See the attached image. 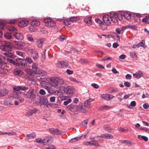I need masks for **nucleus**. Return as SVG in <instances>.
I'll return each instance as SVG.
<instances>
[{
    "label": "nucleus",
    "instance_id": "nucleus-12",
    "mask_svg": "<svg viewBox=\"0 0 149 149\" xmlns=\"http://www.w3.org/2000/svg\"><path fill=\"white\" fill-rule=\"evenodd\" d=\"M101 97L104 100L109 101L114 97V96L112 95L108 94H103L101 95Z\"/></svg>",
    "mask_w": 149,
    "mask_h": 149
},
{
    "label": "nucleus",
    "instance_id": "nucleus-9",
    "mask_svg": "<svg viewBox=\"0 0 149 149\" xmlns=\"http://www.w3.org/2000/svg\"><path fill=\"white\" fill-rule=\"evenodd\" d=\"M44 22L45 26L48 27H53L55 26L56 22L50 19H44Z\"/></svg>",
    "mask_w": 149,
    "mask_h": 149
},
{
    "label": "nucleus",
    "instance_id": "nucleus-35",
    "mask_svg": "<svg viewBox=\"0 0 149 149\" xmlns=\"http://www.w3.org/2000/svg\"><path fill=\"white\" fill-rule=\"evenodd\" d=\"M5 37L8 39H10L12 38V34L9 32H7L4 34Z\"/></svg>",
    "mask_w": 149,
    "mask_h": 149
},
{
    "label": "nucleus",
    "instance_id": "nucleus-32",
    "mask_svg": "<svg viewBox=\"0 0 149 149\" xmlns=\"http://www.w3.org/2000/svg\"><path fill=\"white\" fill-rule=\"evenodd\" d=\"M137 137L139 139L141 140H143L145 141H147L148 140V137L145 136L139 135H138Z\"/></svg>",
    "mask_w": 149,
    "mask_h": 149
},
{
    "label": "nucleus",
    "instance_id": "nucleus-58",
    "mask_svg": "<svg viewBox=\"0 0 149 149\" xmlns=\"http://www.w3.org/2000/svg\"><path fill=\"white\" fill-rule=\"evenodd\" d=\"M47 105V107L48 106L52 107H56L58 106L57 104H55L53 103H48Z\"/></svg>",
    "mask_w": 149,
    "mask_h": 149
},
{
    "label": "nucleus",
    "instance_id": "nucleus-52",
    "mask_svg": "<svg viewBox=\"0 0 149 149\" xmlns=\"http://www.w3.org/2000/svg\"><path fill=\"white\" fill-rule=\"evenodd\" d=\"M88 119L85 120L81 123V125L85 127H86L88 123Z\"/></svg>",
    "mask_w": 149,
    "mask_h": 149
},
{
    "label": "nucleus",
    "instance_id": "nucleus-5",
    "mask_svg": "<svg viewBox=\"0 0 149 149\" xmlns=\"http://www.w3.org/2000/svg\"><path fill=\"white\" fill-rule=\"evenodd\" d=\"M59 78L56 77H52L49 81V84L52 87H56L58 86Z\"/></svg>",
    "mask_w": 149,
    "mask_h": 149
},
{
    "label": "nucleus",
    "instance_id": "nucleus-10",
    "mask_svg": "<svg viewBox=\"0 0 149 149\" xmlns=\"http://www.w3.org/2000/svg\"><path fill=\"white\" fill-rule=\"evenodd\" d=\"M68 65V62L63 61H59L56 63L57 67L59 68H65Z\"/></svg>",
    "mask_w": 149,
    "mask_h": 149
},
{
    "label": "nucleus",
    "instance_id": "nucleus-4",
    "mask_svg": "<svg viewBox=\"0 0 149 149\" xmlns=\"http://www.w3.org/2000/svg\"><path fill=\"white\" fill-rule=\"evenodd\" d=\"M34 92V91L33 90H29L27 93H25L24 95L28 98L33 100L36 97V94Z\"/></svg>",
    "mask_w": 149,
    "mask_h": 149
},
{
    "label": "nucleus",
    "instance_id": "nucleus-29",
    "mask_svg": "<svg viewBox=\"0 0 149 149\" xmlns=\"http://www.w3.org/2000/svg\"><path fill=\"white\" fill-rule=\"evenodd\" d=\"M95 22L99 24L100 26L102 29V27L103 25V21L100 19L98 18H96L95 19Z\"/></svg>",
    "mask_w": 149,
    "mask_h": 149
},
{
    "label": "nucleus",
    "instance_id": "nucleus-1",
    "mask_svg": "<svg viewBox=\"0 0 149 149\" xmlns=\"http://www.w3.org/2000/svg\"><path fill=\"white\" fill-rule=\"evenodd\" d=\"M6 60L8 63L9 62L16 66H20L22 65H25L26 64V61L20 58H17L15 61L11 58H7Z\"/></svg>",
    "mask_w": 149,
    "mask_h": 149
},
{
    "label": "nucleus",
    "instance_id": "nucleus-31",
    "mask_svg": "<svg viewBox=\"0 0 149 149\" xmlns=\"http://www.w3.org/2000/svg\"><path fill=\"white\" fill-rule=\"evenodd\" d=\"M38 74L41 76H42L43 77L45 76L47 74V72L43 70H38Z\"/></svg>",
    "mask_w": 149,
    "mask_h": 149
},
{
    "label": "nucleus",
    "instance_id": "nucleus-38",
    "mask_svg": "<svg viewBox=\"0 0 149 149\" xmlns=\"http://www.w3.org/2000/svg\"><path fill=\"white\" fill-rule=\"evenodd\" d=\"M63 22L65 25H68L71 24L70 20L68 19H65L63 20Z\"/></svg>",
    "mask_w": 149,
    "mask_h": 149
},
{
    "label": "nucleus",
    "instance_id": "nucleus-49",
    "mask_svg": "<svg viewBox=\"0 0 149 149\" xmlns=\"http://www.w3.org/2000/svg\"><path fill=\"white\" fill-rule=\"evenodd\" d=\"M129 29H131L133 30H137V27L134 25H129Z\"/></svg>",
    "mask_w": 149,
    "mask_h": 149
},
{
    "label": "nucleus",
    "instance_id": "nucleus-48",
    "mask_svg": "<svg viewBox=\"0 0 149 149\" xmlns=\"http://www.w3.org/2000/svg\"><path fill=\"white\" fill-rule=\"evenodd\" d=\"M45 89L49 93H52L53 91L50 87L46 86L45 88Z\"/></svg>",
    "mask_w": 149,
    "mask_h": 149
},
{
    "label": "nucleus",
    "instance_id": "nucleus-25",
    "mask_svg": "<svg viewBox=\"0 0 149 149\" xmlns=\"http://www.w3.org/2000/svg\"><path fill=\"white\" fill-rule=\"evenodd\" d=\"M4 104L6 106H10L12 105V100L10 98H6L4 101Z\"/></svg>",
    "mask_w": 149,
    "mask_h": 149
},
{
    "label": "nucleus",
    "instance_id": "nucleus-39",
    "mask_svg": "<svg viewBox=\"0 0 149 149\" xmlns=\"http://www.w3.org/2000/svg\"><path fill=\"white\" fill-rule=\"evenodd\" d=\"M130 56L133 58L137 59V58L136 52H135L133 51L130 52Z\"/></svg>",
    "mask_w": 149,
    "mask_h": 149
},
{
    "label": "nucleus",
    "instance_id": "nucleus-63",
    "mask_svg": "<svg viewBox=\"0 0 149 149\" xmlns=\"http://www.w3.org/2000/svg\"><path fill=\"white\" fill-rule=\"evenodd\" d=\"M66 72L68 74H69V75L72 74L73 73V71L69 69L67 70L66 71Z\"/></svg>",
    "mask_w": 149,
    "mask_h": 149
},
{
    "label": "nucleus",
    "instance_id": "nucleus-22",
    "mask_svg": "<svg viewBox=\"0 0 149 149\" xmlns=\"http://www.w3.org/2000/svg\"><path fill=\"white\" fill-rule=\"evenodd\" d=\"M95 139V137H90V139L91 140V143L92 146L99 147L100 146V144L97 141L94 140Z\"/></svg>",
    "mask_w": 149,
    "mask_h": 149
},
{
    "label": "nucleus",
    "instance_id": "nucleus-62",
    "mask_svg": "<svg viewBox=\"0 0 149 149\" xmlns=\"http://www.w3.org/2000/svg\"><path fill=\"white\" fill-rule=\"evenodd\" d=\"M39 93L40 94L42 95H44L46 93L45 91L43 89H41L39 91Z\"/></svg>",
    "mask_w": 149,
    "mask_h": 149
},
{
    "label": "nucleus",
    "instance_id": "nucleus-44",
    "mask_svg": "<svg viewBox=\"0 0 149 149\" xmlns=\"http://www.w3.org/2000/svg\"><path fill=\"white\" fill-rule=\"evenodd\" d=\"M7 63L6 62H0V68L4 69Z\"/></svg>",
    "mask_w": 149,
    "mask_h": 149
},
{
    "label": "nucleus",
    "instance_id": "nucleus-54",
    "mask_svg": "<svg viewBox=\"0 0 149 149\" xmlns=\"http://www.w3.org/2000/svg\"><path fill=\"white\" fill-rule=\"evenodd\" d=\"M110 107L107 106V105H105L103 106H102L100 107V110H103L106 109H108Z\"/></svg>",
    "mask_w": 149,
    "mask_h": 149
},
{
    "label": "nucleus",
    "instance_id": "nucleus-56",
    "mask_svg": "<svg viewBox=\"0 0 149 149\" xmlns=\"http://www.w3.org/2000/svg\"><path fill=\"white\" fill-rule=\"evenodd\" d=\"M119 130L120 132H126L128 131L129 130L127 129H125L124 128L120 127L119 128Z\"/></svg>",
    "mask_w": 149,
    "mask_h": 149
},
{
    "label": "nucleus",
    "instance_id": "nucleus-7",
    "mask_svg": "<svg viewBox=\"0 0 149 149\" xmlns=\"http://www.w3.org/2000/svg\"><path fill=\"white\" fill-rule=\"evenodd\" d=\"M76 112L85 113L87 112V109L84 107L82 104L77 105Z\"/></svg>",
    "mask_w": 149,
    "mask_h": 149
},
{
    "label": "nucleus",
    "instance_id": "nucleus-59",
    "mask_svg": "<svg viewBox=\"0 0 149 149\" xmlns=\"http://www.w3.org/2000/svg\"><path fill=\"white\" fill-rule=\"evenodd\" d=\"M148 19L147 18V16H146L145 17L143 18L142 19V21L143 22H146V23L149 24V22H148Z\"/></svg>",
    "mask_w": 149,
    "mask_h": 149
},
{
    "label": "nucleus",
    "instance_id": "nucleus-45",
    "mask_svg": "<svg viewBox=\"0 0 149 149\" xmlns=\"http://www.w3.org/2000/svg\"><path fill=\"white\" fill-rule=\"evenodd\" d=\"M4 54L6 55L7 57L11 58H13L14 56L11 53L8 52H6L4 53Z\"/></svg>",
    "mask_w": 149,
    "mask_h": 149
},
{
    "label": "nucleus",
    "instance_id": "nucleus-21",
    "mask_svg": "<svg viewBox=\"0 0 149 149\" xmlns=\"http://www.w3.org/2000/svg\"><path fill=\"white\" fill-rule=\"evenodd\" d=\"M29 22L27 20H22L20 21L18 24V25L21 27H24L28 25Z\"/></svg>",
    "mask_w": 149,
    "mask_h": 149
},
{
    "label": "nucleus",
    "instance_id": "nucleus-6",
    "mask_svg": "<svg viewBox=\"0 0 149 149\" xmlns=\"http://www.w3.org/2000/svg\"><path fill=\"white\" fill-rule=\"evenodd\" d=\"M38 111V109L36 108L32 107L30 108H28L25 114V116L28 117L31 116L33 114L36 113Z\"/></svg>",
    "mask_w": 149,
    "mask_h": 149
},
{
    "label": "nucleus",
    "instance_id": "nucleus-15",
    "mask_svg": "<svg viewBox=\"0 0 149 149\" xmlns=\"http://www.w3.org/2000/svg\"><path fill=\"white\" fill-rule=\"evenodd\" d=\"M111 21L112 20L114 23H117L118 20H120L118 14L114 13L112 16L110 17Z\"/></svg>",
    "mask_w": 149,
    "mask_h": 149
},
{
    "label": "nucleus",
    "instance_id": "nucleus-26",
    "mask_svg": "<svg viewBox=\"0 0 149 149\" xmlns=\"http://www.w3.org/2000/svg\"><path fill=\"white\" fill-rule=\"evenodd\" d=\"M40 22L39 20H33L31 22L30 24L31 26L36 27L40 25Z\"/></svg>",
    "mask_w": 149,
    "mask_h": 149
},
{
    "label": "nucleus",
    "instance_id": "nucleus-14",
    "mask_svg": "<svg viewBox=\"0 0 149 149\" xmlns=\"http://www.w3.org/2000/svg\"><path fill=\"white\" fill-rule=\"evenodd\" d=\"M49 131L52 134L56 135H59L62 134V132L57 129L53 128H50L49 129Z\"/></svg>",
    "mask_w": 149,
    "mask_h": 149
},
{
    "label": "nucleus",
    "instance_id": "nucleus-24",
    "mask_svg": "<svg viewBox=\"0 0 149 149\" xmlns=\"http://www.w3.org/2000/svg\"><path fill=\"white\" fill-rule=\"evenodd\" d=\"M7 29L10 31L12 32L13 31H17V29L11 24H9L6 27Z\"/></svg>",
    "mask_w": 149,
    "mask_h": 149
},
{
    "label": "nucleus",
    "instance_id": "nucleus-61",
    "mask_svg": "<svg viewBox=\"0 0 149 149\" xmlns=\"http://www.w3.org/2000/svg\"><path fill=\"white\" fill-rule=\"evenodd\" d=\"M125 86L127 87H130L131 86V84L130 82L128 81H126L124 83Z\"/></svg>",
    "mask_w": 149,
    "mask_h": 149
},
{
    "label": "nucleus",
    "instance_id": "nucleus-51",
    "mask_svg": "<svg viewBox=\"0 0 149 149\" xmlns=\"http://www.w3.org/2000/svg\"><path fill=\"white\" fill-rule=\"evenodd\" d=\"M113 137V136L111 134H106L105 138L107 139H112Z\"/></svg>",
    "mask_w": 149,
    "mask_h": 149
},
{
    "label": "nucleus",
    "instance_id": "nucleus-47",
    "mask_svg": "<svg viewBox=\"0 0 149 149\" xmlns=\"http://www.w3.org/2000/svg\"><path fill=\"white\" fill-rule=\"evenodd\" d=\"M38 64L36 63H33L32 65V68L34 70H35L38 71L39 70V69L38 67Z\"/></svg>",
    "mask_w": 149,
    "mask_h": 149
},
{
    "label": "nucleus",
    "instance_id": "nucleus-20",
    "mask_svg": "<svg viewBox=\"0 0 149 149\" xmlns=\"http://www.w3.org/2000/svg\"><path fill=\"white\" fill-rule=\"evenodd\" d=\"M13 36L16 39L19 40H22L24 38L23 34L19 33H15L13 34Z\"/></svg>",
    "mask_w": 149,
    "mask_h": 149
},
{
    "label": "nucleus",
    "instance_id": "nucleus-33",
    "mask_svg": "<svg viewBox=\"0 0 149 149\" xmlns=\"http://www.w3.org/2000/svg\"><path fill=\"white\" fill-rule=\"evenodd\" d=\"M8 93V91L6 89H1L0 90V96H4Z\"/></svg>",
    "mask_w": 149,
    "mask_h": 149
},
{
    "label": "nucleus",
    "instance_id": "nucleus-8",
    "mask_svg": "<svg viewBox=\"0 0 149 149\" xmlns=\"http://www.w3.org/2000/svg\"><path fill=\"white\" fill-rule=\"evenodd\" d=\"M28 52L30 54H31L33 57V58L36 60L39 57L38 53L37 51L33 49H30L28 50Z\"/></svg>",
    "mask_w": 149,
    "mask_h": 149
},
{
    "label": "nucleus",
    "instance_id": "nucleus-43",
    "mask_svg": "<svg viewBox=\"0 0 149 149\" xmlns=\"http://www.w3.org/2000/svg\"><path fill=\"white\" fill-rule=\"evenodd\" d=\"M58 81V85L59 86V87L64 85L65 84V83L64 82V80L59 78V80Z\"/></svg>",
    "mask_w": 149,
    "mask_h": 149
},
{
    "label": "nucleus",
    "instance_id": "nucleus-46",
    "mask_svg": "<svg viewBox=\"0 0 149 149\" xmlns=\"http://www.w3.org/2000/svg\"><path fill=\"white\" fill-rule=\"evenodd\" d=\"M8 72V71L7 69H2L0 70V74L2 76H3L4 75L5 73H6V72Z\"/></svg>",
    "mask_w": 149,
    "mask_h": 149
},
{
    "label": "nucleus",
    "instance_id": "nucleus-28",
    "mask_svg": "<svg viewBox=\"0 0 149 149\" xmlns=\"http://www.w3.org/2000/svg\"><path fill=\"white\" fill-rule=\"evenodd\" d=\"M44 41V40L42 39L38 40L36 42V45L37 47L40 48H41Z\"/></svg>",
    "mask_w": 149,
    "mask_h": 149
},
{
    "label": "nucleus",
    "instance_id": "nucleus-57",
    "mask_svg": "<svg viewBox=\"0 0 149 149\" xmlns=\"http://www.w3.org/2000/svg\"><path fill=\"white\" fill-rule=\"evenodd\" d=\"M47 137H46L42 140V143H43L44 145H47L49 143L47 141Z\"/></svg>",
    "mask_w": 149,
    "mask_h": 149
},
{
    "label": "nucleus",
    "instance_id": "nucleus-27",
    "mask_svg": "<svg viewBox=\"0 0 149 149\" xmlns=\"http://www.w3.org/2000/svg\"><path fill=\"white\" fill-rule=\"evenodd\" d=\"M103 128L104 130L109 133L113 131V129L108 125H104Z\"/></svg>",
    "mask_w": 149,
    "mask_h": 149
},
{
    "label": "nucleus",
    "instance_id": "nucleus-34",
    "mask_svg": "<svg viewBox=\"0 0 149 149\" xmlns=\"http://www.w3.org/2000/svg\"><path fill=\"white\" fill-rule=\"evenodd\" d=\"M70 20L71 22H76L79 20V18L77 16H74L70 17Z\"/></svg>",
    "mask_w": 149,
    "mask_h": 149
},
{
    "label": "nucleus",
    "instance_id": "nucleus-40",
    "mask_svg": "<svg viewBox=\"0 0 149 149\" xmlns=\"http://www.w3.org/2000/svg\"><path fill=\"white\" fill-rule=\"evenodd\" d=\"M29 74L31 76H34L36 74H38V71L35 70H33L31 69L29 70Z\"/></svg>",
    "mask_w": 149,
    "mask_h": 149
},
{
    "label": "nucleus",
    "instance_id": "nucleus-2",
    "mask_svg": "<svg viewBox=\"0 0 149 149\" xmlns=\"http://www.w3.org/2000/svg\"><path fill=\"white\" fill-rule=\"evenodd\" d=\"M12 44L11 42L4 41L2 43L0 46V49L4 51L10 52L12 50Z\"/></svg>",
    "mask_w": 149,
    "mask_h": 149
},
{
    "label": "nucleus",
    "instance_id": "nucleus-11",
    "mask_svg": "<svg viewBox=\"0 0 149 149\" xmlns=\"http://www.w3.org/2000/svg\"><path fill=\"white\" fill-rule=\"evenodd\" d=\"M63 90L64 93L67 94H72L74 91V88L70 86L64 87Z\"/></svg>",
    "mask_w": 149,
    "mask_h": 149
},
{
    "label": "nucleus",
    "instance_id": "nucleus-17",
    "mask_svg": "<svg viewBox=\"0 0 149 149\" xmlns=\"http://www.w3.org/2000/svg\"><path fill=\"white\" fill-rule=\"evenodd\" d=\"M94 100V99L90 98L85 100L84 102V107L87 108H90L91 107L90 102L93 101Z\"/></svg>",
    "mask_w": 149,
    "mask_h": 149
},
{
    "label": "nucleus",
    "instance_id": "nucleus-60",
    "mask_svg": "<svg viewBox=\"0 0 149 149\" xmlns=\"http://www.w3.org/2000/svg\"><path fill=\"white\" fill-rule=\"evenodd\" d=\"M112 58L110 57H104L102 58V61L109 60L112 59Z\"/></svg>",
    "mask_w": 149,
    "mask_h": 149
},
{
    "label": "nucleus",
    "instance_id": "nucleus-13",
    "mask_svg": "<svg viewBox=\"0 0 149 149\" xmlns=\"http://www.w3.org/2000/svg\"><path fill=\"white\" fill-rule=\"evenodd\" d=\"M48 102L47 98L46 97H44L40 98L38 103L41 105H44L47 107Z\"/></svg>",
    "mask_w": 149,
    "mask_h": 149
},
{
    "label": "nucleus",
    "instance_id": "nucleus-3",
    "mask_svg": "<svg viewBox=\"0 0 149 149\" xmlns=\"http://www.w3.org/2000/svg\"><path fill=\"white\" fill-rule=\"evenodd\" d=\"M102 20L103 25L102 26V30H105L107 29V26L111 24L110 16L106 15L103 16Z\"/></svg>",
    "mask_w": 149,
    "mask_h": 149
},
{
    "label": "nucleus",
    "instance_id": "nucleus-18",
    "mask_svg": "<svg viewBox=\"0 0 149 149\" xmlns=\"http://www.w3.org/2000/svg\"><path fill=\"white\" fill-rule=\"evenodd\" d=\"M77 105L71 104L68 105L66 108L72 112H75L76 111Z\"/></svg>",
    "mask_w": 149,
    "mask_h": 149
},
{
    "label": "nucleus",
    "instance_id": "nucleus-23",
    "mask_svg": "<svg viewBox=\"0 0 149 149\" xmlns=\"http://www.w3.org/2000/svg\"><path fill=\"white\" fill-rule=\"evenodd\" d=\"M123 15L124 17L127 20H130L132 17V15L129 12L125 11L124 12Z\"/></svg>",
    "mask_w": 149,
    "mask_h": 149
},
{
    "label": "nucleus",
    "instance_id": "nucleus-30",
    "mask_svg": "<svg viewBox=\"0 0 149 149\" xmlns=\"http://www.w3.org/2000/svg\"><path fill=\"white\" fill-rule=\"evenodd\" d=\"M82 136H80L79 137H75L73 138H72L69 141V142L72 143L73 142H75L77 141H79V140L81 139Z\"/></svg>",
    "mask_w": 149,
    "mask_h": 149
},
{
    "label": "nucleus",
    "instance_id": "nucleus-19",
    "mask_svg": "<svg viewBox=\"0 0 149 149\" xmlns=\"http://www.w3.org/2000/svg\"><path fill=\"white\" fill-rule=\"evenodd\" d=\"M133 75L134 77L137 79H139L141 77H144L143 73L140 70L136 72L134 74H133Z\"/></svg>",
    "mask_w": 149,
    "mask_h": 149
},
{
    "label": "nucleus",
    "instance_id": "nucleus-55",
    "mask_svg": "<svg viewBox=\"0 0 149 149\" xmlns=\"http://www.w3.org/2000/svg\"><path fill=\"white\" fill-rule=\"evenodd\" d=\"M18 22V19H11L10 20L9 22L11 24H15L17 22Z\"/></svg>",
    "mask_w": 149,
    "mask_h": 149
},
{
    "label": "nucleus",
    "instance_id": "nucleus-50",
    "mask_svg": "<svg viewBox=\"0 0 149 149\" xmlns=\"http://www.w3.org/2000/svg\"><path fill=\"white\" fill-rule=\"evenodd\" d=\"M121 142L122 143H125L126 145L130 144L132 143L130 141L125 140H122Z\"/></svg>",
    "mask_w": 149,
    "mask_h": 149
},
{
    "label": "nucleus",
    "instance_id": "nucleus-16",
    "mask_svg": "<svg viewBox=\"0 0 149 149\" xmlns=\"http://www.w3.org/2000/svg\"><path fill=\"white\" fill-rule=\"evenodd\" d=\"M13 89L15 91H19L20 90L25 91L28 89V87L24 86L21 85L18 86L17 87H14Z\"/></svg>",
    "mask_w": 149,
    "mask_h": 149
},
{
    "label": "nucleus",
    "instance_id": "nucleus-64",
    "mask_svg": "<svg viewBox=\"0 0 149 149\" xmlns=\"http://www.w3.org/2000/svg\"><path fill=\"white\" fill-rule=\"evenodd\" d=\"M140 129L141 130L145 131L146 132H149V129L146 127H140Z\"/></svg>",
    "mask_w": 149,
    "mask_h": 149
},
{
    "label": "nucleus",
    "instance_id": "nucleus-36",
    "mask_svg": "<svg viewBox=\"0 0 149 149\" xmlns=\"http://www.w3.org/2000/svg\"><path fill=\"white\" fill-rule=\"evenodd\" d=\"M26 137L28 138V140L33 138L35 139L36 138V135L34 133L27 134L26 136Z\"/></svg>",
    "mask_w": 149,
    "mask_h": 149
},
{
    "label": "nucleus",
    "instance_id": "nucleus-41",
    "mask_svg": "<svg viewBox=\"0 0 149 149\" xmlns=\"http://www.w3.org/2000/svg\"><path fill=\"white\" fill-rule=\"evenodd\" d=\"M15 74L17 75H22L23 74V72L21 70H16L14 72Z\"/></svg>",
    "mask_w": 149,
    "mask_h": 149
},
{
    "label": "nucleus",
    "instance_id": "nucleus-53",
    "mask_svg": "<svg viewBox=\"0 0 149 149\" xmlns=\"http://www.w3.org/2000/svg\"><path fill=\"white\" fill-rule=\"evenodd\" d=\"M7 58H5L3 56L0 55V62H6Z\"/></svg>",
    "mask_w": 149,
    "mask_h": 149
},
{
    "label": "nucleus",
    "instance_id": "nucleus-37",
    "mask_svg": "<svg viewBox=\"0 0 149 149\" xmlns=\"http://www.w3.org/2000/svg\"><path fill=\"white\" fill-rule=\"evenodd\" d=\"M22 60H24L26 61V64L25 65H22V66H25L27 65V62H28L29 63H31L33 62V60L32 59L30 58L29 57H27L26 58V59H24L22 58Z\"/></svg>",
    "mask_w": 149,
    "mask_h": 149
},
{
    "label": "nucleus",
    "instance_id": "nucleus-42",
    "mask_svg": "<svg viewBox=\"0 0 149 149\" xmlns=\"http://www.w3.org/2000/svg\"><path fill=\"white\" fill-rule=\"evenodd\" d=\"M108 90L109 93H112L118 91L117 89L114 88L113 87L109 88Z\"/></svg>",
    "mask_w": 149,
    "mask_h": 149
}]
</instances>
